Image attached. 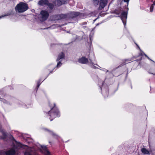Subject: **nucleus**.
I'll return each mask as SVG.
<instances>
[{"instance_id": "obj_1", "label": "nucleus", "mask_w": 155, "mask_h": 155, "mask_svg": "<svg viewBox=\"0 0 155 155\" xmlns=\"http://www.w3.org/2000/svg\"><path fill=\"white\" fill-rule=\"evenodd\" d=\"M12 145V148L5 152V155H14L15 153V149H19L21 148L26 150L24 155H33L34 150L33 148L29 147L26 145H23L20 142H17L15 139H14Z\"/></svg>"}, {"instance_id": "obj_2", "label": "nucleus", "mask_w": 155, "mask_h": 155, "mask_svg": "<svg viewBox=\"0 0 155 155\" xmlns=\"http://www.w3.org/2000/svg\"><path fill=\"white\" fill-rule=\"evenodd\" d=\"M55 104L53 107H48L44 110V112L47 117H49L51 121L56 117L60 116V114L58 110L55 107Z\"/></svg>"}, {"instance_id": "obj_3", "label": "nucleus", "mask_w": 155, "mask_h": 155, "mask_svg": "<svg viewBox=\"0 0 155 155\" xmlns=\"http://www.w3.org/2000/svg\"><path fill=\"white\" fill-rule=\"evenodd\" d=\"M28 8V5L23 2L20 3L15 7L16 11L18 12H23L26 11Z\"/></svg>"}, {"instance_id": "obj_4", "label": "nucleus", "mask_w": 155, "mask_h": 155, "mask_svg": "<svg viewBox=\"0 0 155 155\" xmlns=\"http://www.w3.org/2000/svg\"><path fill=\"white\" fill-rule=\"evenodd\" d=\"M107 2V0H93L94 5L97 6L99 5V10H101L106 5Z\"/></svg>"}, {"instance_id": "obj_5", "label": "nucleus", "mask_w": 155, "mask_h": 155, "mask_svg": "<svg viewBox=\"0 0 155 155\" xmlns=\"http://www.w3.org/2000/svg\"><path fill=\"white\" fill-rule=\"evenodd\" d=\"M78 61L79 63L81 64H86L88 63V64L92 68H96V67L94 65L92 61L90 59L88 61L87 58L84 57H82L78 59Z\"/></svg>"}, {"instance_id": "obj_6", "label": "nucleus", "mask_w": 155, "mask_h": 155, "mask_svg": "<svg viewBox=\"0 0 155 155\" xmlns=\"http://www.w3.org/2000/svg\"><path fill=\"white\" fill-rule=\"evenodd\" d=\"M64 54L63 52H61L59 54L56 60V61L58 62L56 66L57 68H59L61 65V62L64 59Z\"/></svg>"}, {"instance_id": "obj_7", "label": "nucleus", "mask_w": 155, "mask_h": 155, "mask_svg": "<svg viewBox=\"0 0 155 155\" xmlns=\"http://www.w3.org/2000/svg\"><path fill=\"white\" fill-rule=\"evenodd\" d=\"M102 87H100L101 90L102 94L104 97H108L109 93V90L108 87L106 86H104V82H102Z\"/></svg>"}, {"instance_id": "obj_8", "label": "nucleus", "mask_w": 155, "mask_h": 155, "mask_svg": "<svg viewBox=\"0 0 155 155\" xmlns=\"http://www.w3.org/2000/svg\"><path fill=\"white\" fill-rule=\"evenodd\" d=\"M40 20L42 21L46 20L49 16V13L45 10L41 11L40 12Z\"/></svg>"}, {"instance_id": "obj_9", "label": "nucleus", "mask_w": 155, "mask_h": 155, "mask_svg": "<svg viewBox=\"0 0 155 155\" xmlns=\"http://www.w3.org/2000/svg\"><path fill=\"white\" fill-rule=\"evenodd\" d=\"M127 17V12L124 11L122 12L121 14L120 17L124 25V26L126 25Z\"/></svg>"}, {"instance_id": "obj_10", "label": "nucleus", "mask_w": 155, "mask_h": 155, "mask_svg": "<svg viewBox=\"0 0 155 155\" xmlns=\"http://www.w3.org/2000/svg\"><path fill=\"white\" fill-rule=\"evenodd\" d=\"M41 146L43 149L42 152L45 155H50V153L47 150V148L45 146Z\"/></svg>"}, {"instance_id": "obj_11", "label": "nucleus", "mask_w": 155, "mask_h": 155, "mask_svg": "<svg viewBox=\"0 0 155 155\" xmlns=\"http://www.w3.org/2000/svg\"><path fill=\"white\" fill-rule=\"evenodd\" d=\"M48 0H40L38 4L41 6L47 5V4L48 3Z\"/></svg>"}, {"instance_id": "obj_12", "label": "nucleus", "mask_w": 155, "mask_h": 155, "mask_svg": "<svg viewBox=\"0 0 155 155\" xmlns=\"http://www.w3.org/2000/svg\"><path fill=\"white\" fill-rule=\"evenodd\" d=\"M141 151L142 153L144 154L149 155L150 154V151H148L147 149L145 148H143L141 149Z\"/></svg>"}, {"instance_id": "obj_13", "label": "nucleus", "mask_w": 155, "mask_h": 155, "mask_svg": "<svg viewBox=\"0 0 155 155\" xmlns=\"http://www.w3.org/2000/svg\"><path fill=\"white\" fill-rule=\"evenodd\" d=\"M68 14H61L58 15V16L60 17V19H66L68 16Z\"/></svg>"}, {"instance_id": "obj_14", "label": "nucleus", "mask_w": 155, "mask_h": 155, "mask_svg": "<svg viewBox=\"0 0 155 155\" xmlns=\"http://www.w3.org/2000/svg\"><path fill=\"white\" fill-rule=\"evenodd\" d=\"M0 131L2 132V133L3 135V138L4 139L6 138L7 137L6 133L3 129H2L1 126H0Z\"/></svg>"}, {"instance_id": "obj_15", "label": "nucleus", "mask_w": 155, "mask_h": 155, "mask_svg": "<svg viewBox=\"0 0 155 155\" xmlns=\"http://www.w3.org/2000/svg\"><path fill=\"white\" fill-rule=\"evenodd\" d=\"M54 4L55 5L60 6L62 5L61 0H57L54 2Z\"/></svg>"}, {"instance_id": "obj_16", "label": "nucleus", "mask_w": 155, "mask_h": 155, "mask_svg": "<svg viewBox=\"0 0 155 155\" xmlns=\"http://www.w3.org/2000/svg\"><path fill=\"white\" fill-rule=\"evenodd\" d=\"M45 130L47 131L50 134L52 135L53 137H56V134L51 130H50L46 129H45Z\"/></svg>"}, {"instance_id": "obj_17", "label": "nucleus", "mask_w": 155, "mask_h": 155, "mask_svg": "<svg viewBox=\"0 0 155 155\" xmlns=\"http://www.w3.org/2000/svg\"><path fill=\"white\" fill-rule=\"evenodd\" d=\"M80 13L78 12H74L71 13V15L73 16V17H75L79 15Z\"/></svg>"}, {"instance_id": "obj_18", "label": "nucleus", "mask_w": 155, "mask_h": 155, "mask_svg": "<svg viewBox=\"0 0 155 155\" xmlns=\"http://www.w3.org/2000/svg\"><path fill=\"white\" fill-rule=\"evenodd\" d=\"M47 6L51 10H52L54 7V5L53 4L50 3L49 2H48V3L47 4Z\"/></svg>"}, {"instance_id": "obj_19", "label": "nucleus", "mask_w": 155, "mask_h": 155, "mask_svg": "<svg viewBox=\"0 0 155 155\" xmlns=\"http://www.w3.org/2000/svg\"><path fill=\"white\" fill-rule=\"evenodd\" d=\"M154 5L155 6V0L153 2V4L150 7V12H152L153 10Z\"/></svg>"}, {"instance_id": "obj_20", "label": "nucleus", "mask_w": 155, "mask_h": 155, "mask_svg": "<svg viewBox=\"0 0 155 155\" xmlns=\"http://www.w3.org/2000/svg\"><path fill=\"white\" fill-rule=\"evenodd\" d=\"M131 61H132V60L130 59H127L125 60V62L124 63L123 65L125 64H126L130 62Z\"/></svg>"}, {"instance_id": "obj_21", "label": "nucleus", "mask_w": 155, "mask_h": 155, "mask_svg": "<svg viewBox=\"0 0 155 155\" xmlns=\"http://www.w3.org/2000/svg\"><path fill=\"white\" fill-rule=\"evenodd\" d=\"M62 4H64L67 3L68 2V0H61Z\"/></svg>"}, {"instance_id": "obj_22", "label": "nucleus", "mask_w": 155, "mask_h": 155, "mask_svg": "<svg viewBox=\"0 0 155 155\" xmlns=\"http://www.w3.org/2000/svg\"><path fill=\"white\" fill-rule=\"evenodd\" d=\"M59 15H55L54 16V18L56 19V20H60V17L58 16Z\"/></svg>"}, {"instance_id": "obj_23", "label": "nucleus", "mask_w": 155, "mask_h": 155, "mask_svg": "<svg viewBox=\"0 0 155 155\" xmlns=\"http://www.w3.org/2000/svg\"><path fill=\"white\" fill-rule=\"evenodd\" d=\"M41 81L40 80H39L38 82V84H37V88H38L39 86L41 84Z\"/></svg>"}, {"instance_id": "obj_24", "label": "nucleus", "mask_w": 155, "mask_h": 155, "mask_svg": "<svg viewBox=\"0 0 155 155\" xmlns=\"http://www.w3.org/2000/svg\"><path fill=\"white\" fill-rule=\"evenodd\" d=\"M2 96V94H1L0 95V100L1 101H3L4 102H5V99H3L2 98H1V96Z\"/></svg>"}, {"instance_id": "obj_25", "label": "nucleus", "mask_w": 155, "mask_h": 155, "mask_svg": "<svg viewBox=\"0 0 155 155\" xmlns=\"http://www.w3.org/2000/svg\"><path fill=\"white\" fill-rule=\"evenodd\" d=\"M10 15V14H7L6 15H2V16H0V18H2V17H4L6 16L9 15Z\"/></svg>"}, {"instance_id": "obj_26", "label": "nucleus", "mask_w": 155, "mask_h": 155, "mask_svg": "<svg viewBox=\"0 0 155 155\" xmlns=\"http://www.w3.org/2000/svg\"><path fill=\"white\" fill-rule=\"evenodd\" d=\"M143 54L146 56V57L148 59H149V60L152 61L151 59H150L149 58V57H148L146 54H145L144 53H143Z\"/></svg>"}, {"instance_id": "obj_27", "label": "nucleus", "mask_w": 155, "mask_h": 155, "mask_svg": "<svg viewBox=\"0 0 155 155\" xmlns=\"http://www.w3.org/2000/svg\"><path fill=\"white\" fill-rule=\"evenodd\" d=\"M124 1L125 2H127V4H128L129 0H124Z\"/></svg>"}, {"instance_id": "obj_28", "label": "nucleus", "mask_w": 155, "mask_h": 155, "mask_svg": "<svg viewBox=\"0 0 155 155\" xmlns=\"http://www.w3.org/2000/svg\"><path fill=\"white\" fill-rule=\"evenodd\" d=\"M102 70L103 71H104L106 72H107L108 71V70H107L106 69H103Z\"/></svg>"}, {"instance_id": "obj_29", "label": "nucleus", "mask_w": 155, "mask_h": 155, "mask_svg": "<svg viewBox=\"0 0 155 155\" xmlns=\"http://www.w3.org/2000/svg\"><path fill=\"white\" fill-rule=\"evenodd\" d=\"M24 138L25 139V140H26L27 141V142L28 143H29V141H28V139H25V138Z\"/></svg>"}, {"instance_id": "obj_30", "label": "nucleus", "mask_w": 155, "mask_h": 155, "mask_svg": "<svg viewBox=\"0 0 155 155\" xmlns=\"http://www.w3.org/2000/svg\"><path fill=\"white\" fill-rule=\"evenodd\" d=\"M87 23L86 22H84L83 23V25H86L87 24Z\"/></svg>"}, {"instance_id": "obj_31", "label": "nucleus", "mask_w": 155, "mask_h": 155, "mask_svg": "<svg viewBox=\"0 0 155 155\" xmlns=\"http://www.w3.org/2000/svg\"><path fill=\"white\" fill-rule=\"evenodd\" d=\"M51 67H52V68H54V66H53V65H52L50 66Z\"/></svg>"}, {"instance_id": "obj_32", "label": "nucleus", "mask_w": 155, "mask_h": 155, "mask_svg": "<svg viewBox=\"0 0 155 155\" xmlns=\"http://www.w3.org/2000/svg\"><path fill=\"white\" fill-rule=\"evenodd\" d=\"M151 74H152L153 75H155V73H150Z\"/></svg>"}, {"instance_id": "obj_33", "label": "nucleus", "mask_w": 155, "mask_h": 155, "mask_svg": "<svg viewBox=\"0 0 155 155\" xmlns=\"http://www.w3.org/2000/svg\"><path fill=\"white\" fill-rule=\"evenodd\" d=\"M51 27H49V28H44V29H48V28H50Z\"/></svg>"}, {"instance_id": "obj_34", "label": "nucleus", "mask_w": 155, "mask_h": 155, "mask_svg": "<svg viewBox=\"0 0 155 155\" xmlns=\"http://www.w3.org/2000/svg\"><path fill=\"white\" fill-rule=\"evenodd\" d=\"M120 12H119V13H117V14H120Z\"/></svg>"}, {"instance_id": "obj_35", "label": "nucleus", "mask_w": 155, "mask_h": 155, "mask_svg": "<svg viewBox=\"0 0 155 155\" xmlns=\"http://www.w3.org/2000/svg\"><path fill=\"white\" fill-rule=\"evenodd\" d=\"M137 45V46H138V48L140 49V48L139 47L138 45Z\"/></svg>"}, {"instance_id": "obj_36", "label": "nucleus", "mask_w": 155, "mask_h": 155, "mask_svg": "<svg viewBox=\"0 0 155 155\" xmlns=\"http://www.w3.org/2000/svg\"><path fill=\"white\" fill-rule=\"evenodd\" d=\"M50 73H52L51 71H50Z\"/></svg>"}]
</instances>
